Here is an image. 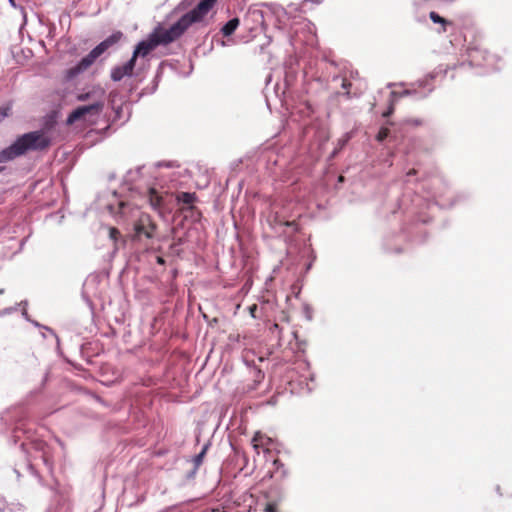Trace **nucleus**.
I'll list each match as a JSON object with an SVG mask.
<instances>
[{
  "label": "nucleus",
  "mask_w": 512,
  "mask_h": 512,
  "mask_svg": "<svg viewBox=\"0 0 512 512\" xmlns=\"http://www.w3.org/2000/svg\"><path fill=\"white\" fill-rule=\"evenodd\" d=\"M216 2L217 0H201L196 7L182 15L169 28L157 26L146 40L137 44L132 58L137 60L138 56L145 57L159 45L165 46L178 40L193 24L202 22Z\"/></svg>",
  "instance_id": "obj_1"
},
{
  "label": "nucleus",
  "mask_w": 512,
  "mask_h": 512,
  "mask_svg": "<svg viewBox=\"0 0 512 512\" xmlns=\"http://www.w3.org/2000/svg\"><path fill=\"white\" fill-rule=\"evenodd\" d=\"M51 138L43 129L19 136L9 147L0 151V163L11 161L28 151H45L51 146Z\"/></svg>",
  "instance_id": "obj_2"
},
{
  "label": "nucleus",
  "mask_w": 512,
  "mask_h": 512,
  "mask_svg": "<svg viewBox=\"0 0 512 512\" xmlns=\"http://www.w3.org/2000/svg\"><path fill=\"white\" fill-rule=\"evenodd\" d=\"M123 33L121 31H116L112 33L105 40L100 42L94 49H92L89 54L81 59V61L74 67L70 68L67 71V75L69 78H73L81 72L86 71L98 57H100L104 52H106L111 47L118 44L122 38Z\"/></svg>",
  "instance_id": "obj_3"
},
{
  "label": "nucleus",
  "mask_w": 512,
  "mask_h": 512,
  "mask_svg": "<svg viewBox=\"0 0 512 512\" xmlns=\"http://www.w3.org/2000/svg\"><path fill=\"white\" fill-rule=\"evenodd\" d=\"M104 102L97 101L90 105L79 106L73 110L67 117V125H73L76 122L82 121L86 126L96 124L102 110Z\"/></svg>",
  "instance_id": "obj_4"
},
{
  "label": "nucleus",
  "mask_w": 512,
  "mask_h": 512,
  "mask_svg": "<svg viewBox=\"0 0 512 512\" xmlns=\"http://www.w3.org/2000/svg\"><path fill=\"white\" fill-rule=\"evenodd\" d=\"M158 229V225L153 220L151 215L147 213H141L138 219L134 223V237L140 239L144 236L147 239H152Z\"/></svg>",
  "instance_id": "obj_5"
},
{
  "label": "nucleus",
  "mask_w": 512,
  "mask_h": 512,
  "mask_svg": "<svg viewBox=\"0 0 512 512\" xmlns=\"http://www.w3.org/2000/svg\"><path fill=\"white\" fill-rule=\"evenodd\" d=\"M135 64L136 60L131 57V59L125 64L114 67L111 71V79L113 81H120L125 76H131L133 74Z\"/></svg>",
  "instance_id": "obj_6"
},
{
  "label": "nucleus",
  "mask_w": 512,
  "mask_h": 512,
  "mask_svg": "<svg viewBox=\"0 0 512 512\" xmlns=\"http://www.w3.org/2000/svg\"><path fill=\"white\" fill-rule=\"evenodd\" d=\"M273 466L274 469L270 471L271 478H274L277 481H281L288 476L289 471L285 467L284 463L281 462L280 459H275L273 461Z\"/></svg>",
  "instance_id": "obj_7"
},
{
  "label": "nucleus",
  "mask_w": 512,
  "mask_h": 512,
  "mask_svg": "<svg viewBox=\"0 0 512 512\" xmlns=\"http://www.w3.org/2000/svg\"><path fill=\"white\" fill-rule=\"evenodd\" d=\"M270 442V438L266 437L260 432H256L252 438V446L257 452V454L260 453V449L269 450L268 446Z\"/></svg>",
  "instance_id": "obj_8"
},
{
  "label": "nucleus",
  "mask_w": 512,
  "mask_h": 512,
  "mask_svg": "<svg viewBox=\"0 0 512 512\" xmlns=\"http://www.w3.org/2000/svg\"><path fill=\"white\" fill-rule=\"evenodd\" d=\"M147 198L150 206L156 210L161 212L163 207V197L158 193L155 188H150L147 193Z\"/></svg>",
  "instance_id": "obj_9"
},
{
  "label": "nucleus",
  "mask_w": 512,
  "mask_h": 512,
  "mask_svg": "<svg viewBox=\"0 0 512 512\" xmlns=\"http://www.w3.org/2000/svg\"><path fill=\"white\" fill-rule=\"evenodd\" d=\"M240 24L239 18L235 17L229 20L221 29V33L224 37L231 36Z\"/></svg>",
  "instance_id": "obj_10"
},
{
  "label": "nucleus",
  "mask_w": 512,
  "mask_h": 512,
  "mask_svg": "<svg viewBox=\"0 0 512 512\" xmlns=\"http://www.w3.org/2000/svg\"><path fill=\"white\" fill-rule=\"evenodd\" d=\"M176 200L183 204L189 205V208L192 209L193 208L192 204L196 200V194L189 193V192H181L176 196Z\"/></svg>",
  "instance_id": "obj_11"
},
{
  "label": "nucleus",
  "mask_w": 512,
  "mask_h": 512,
  "mask_svg": "<svg viewBox=\"0 0 512 512\" xmlns=\"http://www.w3.org/2000/svg\"><path fill=\"white\" fill-rule=\"evenodd\" d=\"M429 18L431 19V21L433 23L441 24L443 32L446 31V25H448L449 22L445 18L441 17L438 13H436L434 11H431L429 13Z\"/></svg>",
  "instance_id": "obj_12"
},
{
  "label": "nucleus",
  "mask_w": 512,
  "mask_h": 512,
  "mask_svg": "<svg viewBox=\"0 0 512 512\" xmlns=\"http://www.w3.org/2000/svg\"><path fill=\"white\" fill-rule=\"evenodd\" d=\"M390 133V130L386 127H382L376 135V140L379 142L384 141Z\"/></svg>",
  "instance_id": "obj_13"
},
{
  "label": "nucleus",
  "mask_w": 512,
  "mask_h": 512,
  "mask_svg": "<svg viewBox=\"0 0 512 512\" xmlns=\"http://www.w3.org/2000/svg\"><path fill=\"white\" fill-rule=\"evenodd\" d=\"M351 82L347 79V78H343L342 79V88L345 90V94L350 97V87H351Z\"/></svg>",
  "instance_id": "obj_14"
},
{
  "label": "nucleus",
  "mask_w": 512,
  "mask_h": 512,
  "mask_svg": "<svg viewBox=\"0 0 512 512\" xmlns=\"http://www.w3.org/2000/svg\"><path fill=\"white\" fill-rule=\"evenodd\" d=\"M206 450H207V446L203 447L202 451L198 455H196V457L194 459L196 466H199L202 463V460L206 453Z\"/></svg>",
  "instance_id": "obj_15"
},
{
  "label": "nucleus",
  "mask_w": 512,
  "mask_h": 512,
  "mask_svg": "<svg viewBox=\"0 0 512 512\" xmlns=\"http://www.w3.org/2000/svg\"><path fill=\"white\" fill-rule=\"evenodd\" d=\"M109 236L111 239H113L114 241H117L119 236H120V232L117 228L115 227H111L109 229Z\"/></svg>",
  "instance_id": "obj_16"
},
{
  "label": "nucleus",
  "mask_w": 512,
  "mask_h": 512,
  "mask_svg": "<svg viewBox=\"0 0 512 512\" xmlns=\"http://www.w3.org/2000/svg\"><path fill=\"white\" fill-rule=\"evenodd\" d=\"M88 97H89V94H88V93H85V94H80V95H78V97H77V98H78V100H79V101H85V100H87V99H88Z\"/></svg>",
  "instance_id": "obj_17"
},
{
  "label": "nucleus",
  "mask_w": 512,
  "mask_h": 512,
  "mask_svg": "<svg viewBox=\"0 0 512 512\" xmlns=\"http://www.w3.org/2000/svg\"><path fill=\"white\" fill-rule=\"evenodd\" d=\"M393 110H394V108H393V106L391 105V106L389 107V109H388L386 112H384V113H383V117H388V116H390V115L393 113Z\"/></svg>",
  "instance_id": "obj_18"
},
{
  "label": "nucleus",
  "mask_w": 512,
  "mask_h": 512,
  "mask_svg": "<svg viewBox=\"0 0 512 512\" xmlns=\"http://www.w3.org/2000/svg\"><path fill=\"white\" fill-rule=\"evenodd\" d=\"M9 110H10V109H9L8 107H7V108L0 109V115H1L2 117L8 116V112H9Z\"/></svg>",
  "instance_id": "obj_19"
},
{
  "label": "nucleus",
  "mask_w": 512,
  "mask_h": 512,
  "mask_svg": "<svg viewBox=\"0 0 512 512\" xmlns=\"http://www.w3.org/2000/svg\"><path fill=\"white\" fill-rule=\"evenodd\" d=\"M249 310H250V313H251L252 317H254V318H255V317H256V316H255V311L257 310V306H256V305H252V306L249 308Z\"/></svg>",
  "instance_id": "obj_20"
},
{
  "label": "nucleus",
  "mask_w": 512,
  "mask_h": 512,
  "mask_svg": "<svg viewBox=\"0 0 512 512\" xmlns=\"http://www.w3.org/2000/svg\"><path fill=\"white\" fill-rule=\"evenodd\" d=\"M417 174V170L416 169H410L408 172H407V176H414Z\"/></svg>",
  "instance_id": "obj_21"
},
{
  "label": "nucleus",
  "mask_w": 512,
  "mask_h": 512,
  "mask_svg": "<svg viewBox=\"0 0 512 512\" xmlns=\"http://www.w3.org/2000/svg\"><path fill=\"white\" fill-rule=\"evenodd\" d=\"M266 512H275V507L272 505H268L265 509Z\"/></svg>",
  "instance_id": "obj_22"
},
{
  "label": "nucleus",
  "mask_w": 512,
  "mask_h": 512,
  "mask_svg": "<svg viewBox=\"0 0 512 512\" xmlns=\"http://www.w3.org/2000/svg\"><path fill=\"white\" fill-rule=\"evenodd\" d=\"M157 263L163 265L165 264V260L162 257H157Z\"/></svg>",
  "instance_id": "obj_23"
},
{
  "label": "nucleus",
  "mask_w": 512,
  "mask_h": 512,
  "mask_svg": "<svg viewBox=\"0 0 512 512\" xmlns=\"http://www.w3.org/2000/svg\"><path fill=\"white\" fill-rule=\"evenodd\" d=\"M3 170H4V168H3V167H0V173H1Z\"/></svg>",
  "instance_id": "obj_24"
},
{
  "label": "nucleus",
  "mask_w": 512,
  "mask_h": 512,
  "mask_svg": "<svg viewBox=\"0 0 512 512\" xmlns=\"http://www.w3.org/2000/svg\"><path fill=\"white\" fill-rule=\"evenodd\" d=\"M11 2H13V0H10Z\"/></svg>",
  "instance_id": "obj_25"
}]
</instances>
